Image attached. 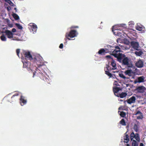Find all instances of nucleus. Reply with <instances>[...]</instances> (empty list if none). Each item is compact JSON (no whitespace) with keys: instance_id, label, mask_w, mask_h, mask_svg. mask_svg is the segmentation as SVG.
I'll return each instance as SVG.
<instances>
[{"instance_id":"obj_1","label":"nucleus","mask_w":146,"mask_h":146,"mask_svg":"<svg viewBox=\"0 0 146 146\" xmlns=\"http://www.w3.org/2000/svg\"><path fill=\"white\" fill-rule=\"evenodd\" d=\"M108 46L107 49L111 50V52L108 53L112 52L111 54L116 58L120 62L122 60V54L120 53L121 50L119 47L118 46H116L115 47L110 45Z\"/></svg>"},{"instance_id":"obj_2","label":"nucleus","mask_w":146,"mask_h":146,"mask_svg":"<svg viewBox=\"0 0 146 146\" xmlns=\"http://www.w3.org/2000/svg\"><path fill=\"white\" fill-rule=\"evenodd\" d=\"M33 77L36 74L37 76L40 77L41 79L44 80L45 82H46L47 83H49V79L46 77L44 76L42 73L38 72L37 71H34L33 72Z\"/></svg>"},{"instance_id":"obj_3","label":"nucleus","mask_w":146,"mask_h":146,"mask_svg":"<svg viewBox=\"0 0 146 146\" xmlns=\"http://www.w3.org/2000/svg\"><path fill=\"white\" fill-rule=\"evenodd\" d=\"M77 34L78 33L75 30H72L69 33H67L66 34V38H65V39L66 40L67 39H68L69 40H70V39L68 38L69 37L71 38H73L76 36Z\"/></svg>"},{"instance_id":"obj_4","label":"nucleus","mask_w":146,"mask_h":146,"mask_svg":"<svg viewBox=\"0 0 146 146\" xmlns=\"http://www.w3.org/2000/svg\"><path fill=\"white\" fill-rule=\"evenodd\" d=\"M130 137L131 140H133V139L134 138L137 142L140 141V136L137 133L135 134L133 132H132L130 134Z\"/></svg>"},{"instance_id":"obj_5","label":"nucleus","mask_w":146,"mask_h":146,"mask_svg":"<svg viewBox=\"0 0 146 146\" xmlns=\"http://www.w3.org/2000/svg\"><path fill=\"white\" fill-rule=\"evenodd\" d=\"M122 64L124 65H126L128 67H131L132 66V64H130L129 63V60L127 57H125L122 60Z\"/></svg>"},{"instance_id":"obj_6","label":"nucleus","mask_w":146,"mask_h":146,"mask_svg":"<svg viewBox=\"0 0 146 146\" xmlns=\"http://www.w3.org/2000/svg\"><path fill=\"white\" fill-rule=\"evenodd\" d=\"M111 52V50L109 49H105L102 48L98 52V53L100 55H104L108 53V52Z\"/></svg>"},{"instance_id":"obj_7","label":"nucleus","mask_w":146,"mask_h":146,"mask_svg":"<svg viewBox=\"0 0 146 146\" xmlns=\"http://www.w3.org/2000/svg\"><path fill=\"white\" fill-rule=\"evenodd\" d=\"M25 57L26 60H33L32 55L29 52H24Z\"/></svg>"},{"instance_id":"obj_8","label":"nucleus","mask_w":146,"mask_h":146,"mask_svg":"<svg viewBox=\"0 0 146 146\" xmlns=\"http://www.w3.org/2000/svg\"><path fill=\"white\" fill-rule=\"evenodd\" d=\"M131 46L135 50H138L139 48V44L138 42L133 41L131 42Z\"/></svg>"},{"instance_id":"obj_9","label":"nucleus","mask_w":146,"mask_h":146,"mask_svg":"<svg viewBox=\"0 0 146 146\" xmlns=\"http://www.w3.org/2000/svg\"><path fill=\"white\" fill-rule=\"evenodd\" d=\"M23 67L24 68H26L27 69H30L32 71V69L31 68V64L30 62L28 61L25 62H23Z\"/></svg>"},{"instance_id":"obj_10","label":"nucleus","mask_w":146,"mask_h":146,"mask_svg":"<svg viewBox=\"0 0 146 146\" xmlns=\"http://www.w3.org/2000/svg\"><path fill=\"white\" fill-rule=\"evenodd\" d=\"M135 97L134 96H132L128 99H127L126 101L128 104H131L132 103H134L135 102ZM125 102L126 101H124V102Z\"/></svg>"},{"instance_id":"obj_11","label":"nucleus","mask_w":146,"mask_h":146,"mask_svg":"<svg viewBox=\"0 0 146 146\" xmlns=\"http://www.w3.org/2000/svg\"><path fill=\"white\" fill-rule=\"evenodd\" d=\"M29 25L30 27V29H32L33 33L36 32L37 28L36 25L33 23H31Z\"/></svg>"},{"instance_id":"obj_12","label":"nucleus","mask_w":146,"mask_h":146,"mask_svg":"<svg viewBox=\"0 0 146 146\" xmlns=\"http://www.w3.org/2000/svg\"><path fill=\"white\" fill-rule=\"evenodd\" d=\"M139 115L137 117V119H142L143 118V114L140 111H138L135 113V115Z\"/></svg>"},{"instance_id":"obj_13","label":"nucleus","mask_w":146,"mask_h":146,"mask_svg":"<svg viewBox=\"0 0 146 146\" xmlns=\"http://www.w3.org/2000/svg\"><path fill=\"white\" fill-rule=\"evenodd\" d=\"M20 100L21 104L22 106L25 104L27 103V100L25 99V97L23 96H21Z\"/></svg>"},{"instance_id":"obj_14","label":"nucleus","mask_w":146,"mask_h":146,"mask_svg":"<svg viewBox=\"0 0 146 146\" xmlns=\"http://www.w3.org/2000/svg\"><path fill=\"white\" fill-rule=\"evenodd\" d=\"M5 33L8 38H10L13 37V34L11 31L8 30H6L5 31Z\"/></svg>"},{"instance_id":"obj_15","label":"nucleus","mask_w":146,"mask_h":146,"mask_svg":"<svg viewBox=\"0 0 146 146\" xmlns=\"http://www.w3.org/2000/svg\"><path fill=\"white\" fill-rule=\"evenodd\" d=\"M145 88L143 86H139L137 88V91L140 93H143L144 92Z\"/></svg>"},{"instance_id":"obj_16","label":"nucleus","mask_w":146,"mask_h":146,"mask_svg":"<svg viewBox=\"0 0 146 146\" xmlns=\"http://www.w3.org/2000/svg\"><path fill=\"white\" fill-rule=\"evenodd\" d=\"M136 29L139 31H142L143 32H145V27L143 26H142L140 25H137Z\"/></svg>"},{"instance_id":"obj_17","label":"nucleus","mask_w":146,"mask_h":146,"mask_svg":"<svg viewBox=\"0 0 146 146\" xmlns=\"http://www.w3.org/2000/svg\"><path fill=\"white\" fill-rule=\"evenodd\" d=\"M19 95V94L17 93L14 94L11 97V100L9 101V102L11 103L16 101L17 100L16 97L18 96Z\"/></svg>"},{"instance_id":"obj_18","label":"nucleus","mask_w":146,"mask_h":146,"mask_svg":"<svg viewBox=\"0 0 146 146\" xmlns=\"http://www.w3.org/2000/svg\"><path fill=\"white\" fill-rule=\"evenodd\" d=\"M137 123L135 124L133 127V129L134 131L136 132H137L139 131V121H137Z\"/></svg>"},{"instance_id":"obj_19","label":"nucleus","mask_w":146,"mask_h":146,"mask_svg":"<svg viewBox=\"0 0 146 146\" xmlns=\"http://www.w3.org/2000/svg\"><path fill=\"white\" fill-rule=\"evenodd\" d=\"M136 65L138 68H142L143 66V63L142 61L140 60L136 63Z\"/></svg>"},{"instance_id":"obj_20","label":"nucleus","mask_w":146,"mask_h":146,"mask_svg":"<svg viewBox=\"0 0 146 146\" xmlns=\"http://www.w3.org/2000/svg\"><path fill=\"white\" fill-rule=\"evenodd\" d=\"M120 90H121V89L119 87H118L116 86L113 87V91L115 95L116 96L117 95L116 94Z\"/></svg>"},{"instance_id":"obj_21","label":"nucleus","mask_w":146,"mask_h":146,"mask_svg":"<svg viewBox=\"0 0 146 146\" xmlns=\"http://www.w3.org/2000/svg\"><path fill=\"white\" fill-rule=\"evenodd\" d=\"M127 95V94L126 93L122 92L120 94H117L116 96L118 97H120L121 98H123L126 97Z\"/></svg>"},{"instance_id":"obj_22","label":"nucleus","mask_w":146,"mask_h":146,"mask_svg":"<svg viewBox=\"0 0 146 146\" xmlns=\"http://www.w3.org/2000/svg\"><path fill=\"white\" fill-rule=\"evenodd\" d=\"M111 64L113 68H111V69L115 70L116 69V65L115 61L113 60L111 62Z\"/></svg>"},{"instance_id":"obj_23","label":"nucleus","mask_w":146,"mask_h":146,"mask_svg":"<svg viewBox=\"0 0 146 146\" xmlns=\"http://www.w3.org/2000/svg\"><path fill=\"white\" fill-rule=\"evenodd\" d=\"M124 73L126 75H128L129 76H131L132 70H126Z\"/></svg>"},{"instance_id":"obj_24","label":"nucleus","mask_w":146,"mask_h":146,"mask_svg":"<svg viewBox=\"0 0 146 146\" xmlns=\"http://www.w3.org/2000/svg\"><path fill=\"white\" fill-rule=\"evenodd\" d=\"M145 77L143 76H141L138 77L137 82L140 83V82H144Z\"/></svg>"},{"instance_id":"obj_25","label":"nucleus","mask_w":146,"mask_h":146,"mask_svg":"<svg viewBox=\"0 0 146 146\" xmlns=\"http://www.w3.org/2000/svg\"><path fill=\"white\" fill-rule=\"evenodd\" d=\"M127 132H126L125 133V136L124 137V139L125 141L124 142L126 143H127L129 140V136L127 134H126Z\"/></svg>"},{"instance_id":"obj_26","label":"nucleus","mask_w":146,"mask_h":146,"mask_svg":"<svg viewBox=\"0 0 146 146\" xmlns=\"http://www.w3.org/2000/svg\"><path fill=\"white\" fill-rule=\"evenodd\" d=\"M120 31L121 32H118L117 33V35L119 36H121L122 35H123L124 36H125V35H127L123 31H121V30H120Z\"/></svg>"},{"instance_id":"obj_27","label":"nucleus","mask_w":146,"mask_h":146,"mask_svg":"<svg viewBox=\"0 0 146 146\" xmlns=\"http://www.w3.org/2000/svg\"><path fill=\"white\" fill-rule=\"evenodd\" d=\"M104 70L105 71L106 74L107 75H108V76L110 77H112L111 74L109 72V71L106 70V68H104Z\"/></svg>"},{"instance_id":"obj_28","label":"nucleus","mask_w":146,"mask_h":146,"mask_svg":"<svg viewBox=\"0 0 146 146\" xmlns=\"http://www.w3.org/2000/svg\"><path fill=\"white\" fill-rule=\"evenodd\" d=\"M13 17L16 20H17L19 19V17L15 13H13L12 14Z\"/></svg>"},{"instance_id":"obj_29","label":"nucleus","mask_w":146,"mask_h":146,"mask_svg":"<svg viewBox=\"0 0 146 146\" xmlns=\"http://www.w3.org/2000/svg\"><path fill=\"white\" fill-rule=\"evenodd\" d=\"M132 140V146H138V144L136 140L134 139Z\"/></svg>"},{"instance_id":"obj_30","label":"nucleus","mask_w":146,"mask_h":146,"mask_svg":"<svg viewBox=\"0 0 146 146\" xmlns=\"http://www.w3.org/2000/svg\"><path fill=\"white\" fill-rule=\"evenodd\" d=\"M119 123L123 126L126 125V123L123 119H122L120 121Z\"/></svg>"},{"instance_id":"obj_31","label":"nucleus","mask_w":146,"mask_h":146,"mask_svg":"<svg viewBox=\"0 0 146 146\" xmlns=\"http://www.w3.org/2000/svg\"><path fill=\"white\" fill-rule=\"evenodd\" d=\"M120 115L121 117L124 118L125 117L126 113L124 111H122L120 112Z\"/></svg>"},{"instance_id":"obj_32","label":"nucleus","mask_w":146,"mask_h":146,"mask_svg":"<svg viewBox=\"0 0 146 146\" xmlns=\"http://www.w3.org/2000/svg\"><path fill=\"white\" fill-rule=\"evenodd\" d=\"M119 46L121 47L122 49L124 50H127L128 49H129V48H128V47L126 46L125 45H121L120 44L119 45Z\"/></svg>"},{"instance_id":"obj_33","label":"nucleus","mask_w":146,"mask_h":146,"mask_svg":"<svg viewBox=\"0 0 146 146\" xmlns=\"http://www.w3.org/2000/svg\"><path fill=\"white\" fill-rule=\"evenodd\" d=\"M135 54L137 55L140 56L143 54V52L141 51H139V52L136 51L135 52Z\"/></svg>"},{"instance_id":"obj_34","label":"nucleus","mask_w":146,"mask_h":146,"mask_svg":"<svg viewBox=\"0 0 146 146\" xmlns=\"http://www.w3.org/2000/svg\"><path fill=\"white\" fill-rule=\"evenodd\" d=\"M15 25L19 29H22L23 28V27L19 24L16 23Z\"/></svg>"},{"instance_id":"obj_35","label":"nucleus","mask_w":146,"mask_h":146,"mask_svg":"<svg viewBox=\"0 0 146 146\" xmlns=\"http://www.w3.org/2000/svg\"><path fill=\"white\" fill-rule=\"evenodd\" d=\"M1 40L3 41H5L6 40V38L4 35L1 36Z\"/></svg>"},{"instance_id":"obj_36","label":"nucleus","mask_w":146,"mask_h":146,"mask_svg":"<svg viewBox=\"0 0 146 146\" xmlns=\"http://www.w3.org/2000/svg\"><path fill=\"white\" fill-rule=\"evenodd\" d=\"M4 1L11 5H14L13 3L10 0H4Z\"/></svg>"},{"instance_id":"obj_37","label":"nucleus","mask_w":146,"mask_h":146,"mask_svg":"<svg viewBox=\"0 0 146 146\" xmlns=\"http://www.w3.org/2000/svg\"><path fill=\"white\" fill-rule=\"evenodd\" d=\"M106 68V70H107L109 71V70H112L111 68L109 66L108 64H107L106 65V67L105 68Z\"/></svg>"},{"instance_id":"obj_38","label":"nucleus","mask_w":146,"mask_h":146,"mask_svg":"<svg viewBox=\"0 0 146 146\" xmlns=\"http://www.w3.org/2000/svg\"><path fill=\"white\" fill-rule=\"evenodd\" d=\"M119 76L121 78H123V79H125V78H126V77H125V76L124 75V74H119Z\"/></svg>"},{"instance_id":"obj_39","label":"nucleus","mask_w":146,"mask_h":146,"mask_svg":"<svg viewBox=\"0 0 146 146\" xmlns=\"http://www.w3.org/2000/svg\"><path fill=\"white\" fill-rule=\"evenodd\" d=\"M20 49H17L16 50V52H17V54L18 56L19 57V54L20 52Z\"/></svg>"},{"instance_id":"obj_40","label":"nucleus","mask_w":146,"mask_h":146,"mask_svg":"<svg viewBox=\"0 0 146 146\" xmlns=\"http://www.w3.org/2000/svg\"><path fill=\"white\" fill-rule=\"evenodd\" d=\"M63 44L61 43L60 44L59 46V48H60V49H62V48H63Z\"/></svg>"},{"instance_id":"obj_41","label":"nucleus","mask_w":146,"mask_h":146,"mask_svg":"<svg viewBox=\"0 0 146 146\" xmlns=\"http://www.w3.org/2000/svg\"><path fill=\"white\" fill-rule=\"evenodd\" d=\"M16 32V29L15 28H13L12 30V32L15 33Z\"/></svg>"},{"instance_id":"obj_42","label":"nucleus","mask_w":146,"mask_h":146,"mask_svg":"<svg viewBox=\"0 0 146 146\" xmlns=\"http://www.w3.org/2000/svg\"><path fill=\"white\" fill-rule=\"evenodd\" d=\"M78 27L77 26H72L71 27V29L75 28H78Z\"/></svg>"},{"instance_id":"obj_43","label":"nucleus","mask_w":146,"mask_h":146,"mask_svg":"<svg viewBox=\"0 0 146 146\" xmlns=\"http://www.w3.org/2000/svg\"><path fill=\"white\" fill-rule=\"evenodd\" d=\"M11 9V7L9 6L7 7V9L8 11H9Z\"/></svg>"},{"instance_id":"obj_44","label":"nucleus","mask_w":146,"mask_h":146,"mask_svg":"<svg viewBox=\"0 0 146 146\" xmlns=\"http://www.w3.org/2000/svg\"><path fill=\"white\" fill-rule=\"evenodd\" d=\"M106 58H111V56L109 55H107L106 56Z\"/></svg>"},{"instance_id":"obj_45","label":"nucleus","mask_w":146,"mask_h":146,"mask_svg":"<svg viewBox=\"0 0 146 146\" xmlns=\"http://www.w3.org/2000/svg\"><path fill=\"white\" fill-rule=\"evenodd\" d=\"M139 146H144V145L143 143H140V145Z\"/></svg>"},{"instance_id":"obj_46","label":"nucleus","mask_w":146,"mask_h":146,"mask_svg":"<svg viewBox=\"0 0 146 146\" xmlns=\"http://www.w3.org/2000/svg\"><path fill=\"white\" fill-rule=\"evenodd\" d=\"M119 101L120 102H122L123 101V100H122V99H120V100H119Z\"/></svg>"},{"instance_id":"obj_47","label":"nucleus","mask_w":146,"mask_h":146,"mask_svg":"<svg viewBox=\"0 0 146 146\" xmlns=\"http://www.w3.org/2000/svg\"><path fill=\"white\" fill-rule=\"evenodd\" d=\"M14 10H15L16 11H17V8H14Z\"/></svg>"},{"instance_id":"obj_48","label":"nucleus","mask_w":146,"mask_h":146,"mask_svg":"<svg viewBox=\"0 0 146 146\" xmlns=\"http://www.w3.org/2000/svg\"><path fill=\"white\" fill-rule=\"evenodd\" d=\"M35 69H36V70L38 69L37 68H36V67H35Z\"/></svg>"},{"instance_id":"obj_49","label":"nucleus","mask_w":146,"mask_h":146,"mask_svg":"<svg viewBox=\"0 0 146 146\" xmlns=\"http://www.w3.org/2000/svg\"><path fill=\"white\" fill-rule=\"evenodd\" d=\"M126 146H130V145H129V144H127V145Z\"/></svg>"},{"instance_id":"obj_50","label":"nucleus","mask_w":146,"mask_h":146,"mask_svg":"<svg viewBox=\"0 0 146 146\" xmlns=\"http://www.w3.org/2000/svg\"><path fill=\"white\" fill-rule=\"evenodd\" d=\"M34 60L35 62V60H36V59H34Z\"/></svg>"},{"instance_id":"obj_51","label":"nucleus","mask_w":146,"mask_h":146,"mask_svg":"<svg viewBox=\"0 0 146 146\" xmlns=\"http://www.w3.org/2000/svg\"><path fill=\"white\" fill-rule=\"evenodd\" d=\"M118 39H117V42H118Z\"/></svg>"}]
</instances>
